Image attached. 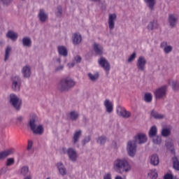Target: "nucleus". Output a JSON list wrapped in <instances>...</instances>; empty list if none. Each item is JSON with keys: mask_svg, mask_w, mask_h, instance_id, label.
I'll list each match as a JSON object with an SVG mask.
<instances>
[{"mask_svg": "<svg viewBox=\"0 0 179 179\" xmlns=\"http://www.w3.org/2000/svg\"><path fill=\"white\" fill-rule=\"evenodd\" d=\"M148 176L150 177L152 179H156L157 178V173L155 172H151L148 173Z\"/></svg>", "mask_w": 179, "mask_h": 179, "instance_id": "nucleus-46", "label": "nucleus"}, {"mask_svg": "<svg viewBox=\"0 0 179 179\" xmlns=\"http://www.w3.org/2000/svg\"><path fill=\"white\" fill-rule=\"evenodd\" d=\"M104 106L106 108V112H108V114H111V113H113L114 110V105L113 104V102H111V101L109 99L105 100Z\"/></svg>", "mask_w": 179, "mask_h": 179, "instance_id": "nucleus-13", "label": "nucleus"}, {"mask_svg": "<svg viewBox=\"0 0 179 179\" xmlns=\"http://www.w3.org/2000/svg\"><path fill=\"white\" fill-rule=\"evenodd\" d=\"M167 149H169L172 155H176V150L174 149V144L171 141H166L165 143Z\"/></svg>", "mask_w": 179, "mask_h": 179, "instance_id": "nucleus-28", "label": "nucleus"}, {"mask_svg": "<svg viewBox=\"0 0 179 179\" xmlns=\"http://www.w3.org/2000/svg\"><path fill=\"white\" fill-rule=\"evenodd\" d=\"M57 51L62 57H68V49L65 46H58Z\"/></svg>", "mask_w": 179, "mask_h": 179, "instance_id": "nucleus-25", "label": "nucleus"}, {"mask_svg": "<svg viewBox=\"0 0 179 179\" xmlns=\"http://www.w3.org/2000/svg\"><path fill=\"white\" fill-rule=\"evenodd\" d=\"M29 173V166H22L21 168L20 174L22 176H27V173Z\"/></svg>", "mask_w": 179, "mask_h": 179, "instance_id": "nucleus-41", "label": "nucleus"}, {"mask_svg": "<svg viewBox=\"0 0 179 179\" xmlns=\"http://www.w3.org/2000/svg\"><path fill=\"white\" fill-rule=\"evenodd\" d=\"M69 119L71 121H78V120H79V112L76 110H71L69 113Z\"/></svg>", "mask_w": 179, "mask_h": 179, "instance_id": "nucleus-24", "label": "nucleus"}, {"mask_svg": "<svg viewBox=\"0 0 179 179\" xmlns=\"http://www.w3.org/2000/svg\"><path fill=\"white\" fill-rule=\"evenodd\" d=\"M150 117H152L155 120H163L164 118H166V115L160 114L155 110H151Z\"/></svg>", "mask_w": 179, "mask_h": 179, "instance_id": "nucleus-19", "label": "nucleus"}, {"mask_svg": "<svg viewBox=\"0 0 179 179\" xmlns=\"http://www.w3.org/2000/svg\"><path fill=\"white\" fill-rule=\"evenodd\" d=\"M169 85H171L173 90H179V81L178 80H171Z\"/></svg>", "mask_w": 179, "mask_h": 179, "instance_id": "nucleus-37", "label": "nucleus"}, {"mask_svg": "<svg viewBox=\"0 0 179 179\" xmlns=\"http://www.w3.org/2000/svg\"><path fill=\"white\" fill-rule=\"evenodd\" d=\"M57 62H58V64H61V58H58L57 59Z\"/></svg>", "mask_w": 179, "mask_h": 179, "instance_id": "nucleus-55", "label": "nucleus"}, {"mask_svg": "<svg viewBox=\"0 0 179 179\" xmlns=\"http://www.w3.org/2000/svg\"><path fill=\"white\" fill-rule=\"evenodd\" d=\"M115 20H117V15L115 13L109 14L108 23L110 30H113L114 29L115 26Z\"/></svg>", "mask_w": 179, "mask_h": 179, "instance_id": "nucleus-10", "label": "nucleus"}, {"mask_svg": "<svg viewBox=\"0 0 179 179\" xmlns=\"http://www.w3.org/2000/svg\"><path fill=\"white\" fill-rule=\"evenodd\" d=\"M7 38H10L13 41L17 40L18 35L13 31H8L6 34Z\"/></svg>", "mask_w": 179, "mask_h": 179, "instance_id": "nucleus-26", "label": "nucleus"}, {"mask_svg": "<svg viewBox=\"0 0 179 179\" xmlns=\"http://www.w3.org/2000/svg\"><path fill=\"white\" fill-rule=\"evenodd\" d=\"M3 5H6L8 6V5H10L12 3V0H1Z\"/></svg>", "mask_w": 179, "mask_h": 179, "instance_id": "nucleus-49", "label": "nucleus"}, {"mask_svg": "<svg viewBox=\"0 0 179 179\" xmlns=\"http://www.w3.org/2000/svg\"><path fill=\"white\" fill-rule=\"evenodd\" d=\"M66 150H67L66 148H63L62 150V153H63L64 155H66Z\"/></svg>", "mask_w": 179, "mask_h": 179, "instance_id": "nucleus-54", "label": "nucleus"}, {"mask_svg": "<svg viewBox=\"0 0 179 179\" xmlns=\"http://www.w3.org/2000/svg\"><path fill=\"white\" fill-rule=\"evenodd\" d=\"M99 65L103 68L106 71V72H108L110 71V63H108V61L104 57H101L99 60Z\"/></svg>", "mask_w": 179, "mask_h": 179, "instance_id": "nucleus-12", "label": "nucleus"}, {"mask_svg": "<svg viewBox=\"0 0 179 179\" xmlns=\"http://www.w3.org/2000/svg\"><path fill=\"white\" fill-rule=\"evenodd\" d=\"M115 179H122V177H121V176H116Z\"/></svg>", "mask_w": 179, "mask_h": 179, "instance_id": "nucleus-57", "label": "nucleus"}, {"mask_svg": "<svg viewBox=\"0 0 179 179\" xmlns=\"http://www.w3.org/2000/svg\"><path fill=\"white\" fill-rule=\"evenodd\" d=\"M136 58V52H133L132 55H130L129 59H127V62L131 63L134 59Z\"/></svg>", "mask_w": 179, "mask_h": 179, "instance_id": "nucleus-44", "label": "nucleus"}, {"mask_svg": "<svg viewBox=\"0 0 179 179\" xmlns=\"http://www.w3.org/2000/svg\"><path fill=\"white\" fill-rule=\"evenodd\" d=\"M167 85H162L155 90L154 92V96L156 100H163V99H166L167 96Z\"/></svg>", "mask_w": 179, "mask_h": 179, "instance_id": "nucleus-6", "label": "nucleus"}, {"mask_svg": "<svg viewBox=\"0 0 179 179\" xmlns=\"http://www.w3.org/2000/svg\"><path fill=\"white\" fill-rule=\"evenodd\" d=\"M8 100L11 107H13L15 111H20L22 101V99L17 96V95L15 94H10Z\"/></svg>", "mask_w": 179, "mask_h": 179, "instance_id": "nucleus-5", "label": "nucleus"}, {"mask_svg": "<svg viewBox=\"0 0 179 179\" xmlns=\"http://www.w3.org/2000/svg\"><path fill=\"white\" fill-rule=\"evenodd\" d=\"M152 99L153 96L152 95V93L147 92L144 94V101H145V103H152Z\"/></svg>", "mask_w": 179, "mask_h": 179, "instance_id": "nucleus-36", "label": "nucleus"}, {"mask_svg": "<svg viewBox=\"0 0 179 179\" xmlns=\"http://www.w3.org/2000/svg\"><path fill=\"white\" fill-rule=\"evenodd\" d=\"M91 140L92 137L90 136L85 137V138L82 141L83 146H85L86 143H89V142H90Z\"/></svg>", "mask_w": 179, "mask_h": 179, "instance_id": "nucleus-43", "label": "nucleus"}, {"mask_svg": "<svg viewBox=\"0 0 179 179\" xmlns=\"http://www.w3.org/2000/svg\"><path fill=\"white\" fill-rule=\"evenodd\" d=\"M162 136L164 138H167L171 135V130L169 128H163L161 132Z\"/></svg>", "mask_w": 179, "mask_h": 179, "instance_id": "nucleus-33", "label": "nucleus"}, {"mask_svg": "<svg viewBox=\"0 0 179 179\" xmlns=\"http://www.w3.org/2000/svg\"><path fill=\"white\" fill-rule=\"evenodd\" d=\"M144 2L146 3L148 8H149L151 12L155 10V7L156 6V0H144Z\"/></svg>", "mask_w": 179, "mask_h": 179, "instance_id": "nucleus-20", "label": "nucleus"}, {"mask_svg": "<svg viewBox=\"0 0 179 179\" xmlns=\"http://www.w3.org/2000/svg\"><path fill=\"white\" fill-rule=\"evenodd\" d=\"M157 27V22L155 20L150 21L147 26L148 30H155Z\"/></svg>", "mask_w": 179, "mask_h": 179, "instance_id": "nucleus-34", "label": "nucleus"}, {"mask_svg": "<svg viewBox=\"0 0 179 179\" xmlns=\"http://www.w3.org/2000/svg\"><path fill=\"white\" fill-rule=\"evenodd\" d=\"M10 155H13V150L12 149L1 152L0 160H3V159H6V157H8V156Z\"/></svg>", "mask_w": 179, "mask_h": 179, "instance_id": "nucleus-23", "label": "nucleus"}, {"mask_svg": "<svg viewBox=\"0 0 179 179\" xmlns=\"http://www.w3.org/2000/svg\"><path fill=\"white\" fill-rule=\"evenodd\" d=\"M74 60L77 64H80L82 62V57L80 55H77L74 57Z\"/></svg>", "mask_w": 179, "mask_h": 179, "instance_id": "nucleus-47", "label": "nucleus"}, {"mask_svg": "<svg viewBox=\"0 0 179 179\" xmlns=\"http://www.w3.org/2000/svg\"><path fill=\"white\" fill-rule=\"evenodd\" d=\"M117 114L120 117H122V118H130L131 115V112L127 110L125 108H122L120 110H117Z\"/></svg>", "mask_w": 179, "mask_h": 179, "instance_id": "nucleus-17", "label": "nucleus"}, {"mask_svg": "<svg viewBox=\"0 0 179 179\" xmlns=\"http://www.w3.org/2000/svg\"><path fill=\"white\" fill-rule=\"evenodd\" d=\"M169 26L171 27H176V24H177V17H176V15L174 14H169Z\"/></svg>", "mask_w": 179, "mask_h": 179, "instance_id": "nucleus-16", "label": "nucleus"}, {"mask_svg": "<svg viewBox=\"0 0 179 179\" xmlns=\"http://www.w3.org/2000/svg\"><path fill=\"white\" fill-rule=\"evenodd\" d=\"M91 1H92V2H100V1L101 0H91Z\"/></svg>", "mask_w": 179, "mask_h": 179, "instance_id": "nucleus-56", "label": "nucleus"}, {"mask_svg": "<svg viewBox=\"0 0 179 179\" xmlns=\"http://www.w3.org/2000/svg\"><path fill=\"white\" fill-rule=\"evenodd\" d=\"M71 66H75V64L72 63Z\"/></svg>", "mask_w": 179, "mask_h": 179, "instance_id": "nucleus-58", "label": "nucleus"}, {"mask_svg": "<svg viewBox=\"0 0 179 179\" xmlns=\"http://www.w3.org/2000/svg\"><path fill=\"white\" fill-rule=\"evenodd\" d=\"M63 70H64V65H60L55 68V72H60V71H63Z\"/></svg>", "mask_w": 179, "mask_h": 179, "instance_id": "nucleus-50", "label": "nucleus"}, {"mask_svg": "<svg viewBox=\"0 0 179 179\" xmlns=\"http://www.w3.org/2000/svg\"><path fill=\"white\" fill-rule=\"evenodd\" d=\"M152 138V142L155 145H160L162 143V137L159 136H155L154 137H151Z\"/></svg>", "mask_w": 179, "mask_h": 179, "instance_id": "nucleus-40", "label": "nucleus"}, {"mask_svg": "<svg viewBox=\"0 0 179 179\" xmlns=\"http://www.w3.org/2000/svg\"><path fill=\"white\" fill-rule=\"evenodd\" d=\"M94 51H95L97 55H101L103 54V47L99 44L94 43Z\"/></svg>", "mask_w": 179, "mask_h": 179, "instance_id": "nucleus-29", "label": "nucleus"}, {"mask_svg": "<svg viewBox=\"0 0 179 179\" xmlns=\"http://www.w3.org/2000/svg\"><path fill=\"white\" fill-rule=\"evenodd\" d=\"M131 165L127 159L117 158L113 162V169L119 174L128 173V171H131Z\"/></svg>", "mask_w": 179, "mask_h": 179, "instance_id": "nucleus-2", "label": "nucleus"}, {"mask_svg": "<svg viewBox=\"0 0 179 179\" xmlns=\"http://www.w3.org/2000/svg\"><path fill=\"white\" fill-rule=\"evenodd\" d=\"M12 52V47L7 46L5 50V55H4V61L6 62L8 59H9V57H10V53Z\"/></svg>", "mask_w": 179, "mask_h": 179, "instance_id": "nucleus-32", "label": "nucleus"}, {"mask_svg": "<svg viewBox=\"0 0 179 179\" xmlns=\"http://www.w3.org/2000/svg\"><path fill=\"white\" fill-rule=\"evenodd\" d=\"M164 179H173V175L170 173H166L164 176Z\"/></svg>", "mask_w": 179, "mask_h": 179, "instance_id": "nucleus-51", "label": "nucleus"}, {"mask_svg": "<svg viewBox=\"0 0 179 179\" xmlns=\"http://www.w3.org/2000/svg\"><path fill=\"white\" fill-rule=\"evenodd\" d=\"M80 136H82V131L78 130L75 131L73 136V144L78 143L79 142V139L80 138Z\"/></svg>", "mask_w": 179, "mask_h": 179, "instance_id": "nucleus-27", "label": "nucleus"}, {"mask_svg": "<svg viewBox=\"0 0 179 179\" xmlns=\"http://www.w3.org/2000/svg\"><path fill=\"white\" fill-rule=\"evenodd\" d=\"M17 121L19 122H22V121H23V116H19L17 118Z\"/></svg>", "mask_w": 179, "mask_h": 179, "instance_id": "nucleus-53", "label": "nucleus"}, {"mask_svg": "<svg viewBox=\"0 0 179 179\" xmlns=\"http://www.w3.org/2000/svg\"><path fill=\"white\" fill-rule=\"evenodd\" d=\"M103 179H111V173H108L103 176Z\"/></svg>", "mask_w": 179, "mask_h": 179, "instance_id": "nucleus-52", "label": "nucleus"}, {"mask_svg": "<svg viewBox=\"0 0 179 179\" xmlns=\"http://www.w3.org/2000/svg\"><path fill=\"white\" fill-rule=\"evenodd\" d=\"M149 138H155L157 135V127L156 126H152L148 133Z\"/></svg>", "mask_w": 179, "mask_h": 179, "instance_id": "nucleus-30", "label": "nucleus"}, {"mask_svg": "<svg viewBox=\"0 0 179 179\" xmlns=\"http://www.w3.org/2000/svg\"><path fill=\"white\" fill-rule=\"evenodd\" d=\"M38 121L37 115H32L29 122V127L35 135H43V134H44V127L43 124L37 126Z\"/></svg>", "mask_w": 179, "mask_h": 179, "instance_id": "nucleus-4", "label": "nucleus"}, {"mask_svg": "<svg viewBox=\"0 0 179 179\" xmlns=\"http://www.w3.org/2000/svg\"><path fill=\"white\" fill-rule=\"evenodd\" d=\"M56 166L61 176H66V168H65V166H64V164L62 162H57Z\"/></svg>", "mask_w": 179, "mask_h": 179, "instance_id": "nucleus-18", "label": "nucleus"}, {"mask_svg": "<svg viewBox=\"0 0 179 179\" xmlns=\"http://www.w3.org/2000/svg\"><path fill=\"white\" fill-rule=\"evenodd\" d=\"M76 85V82L71 77L62 78L58 83L57 89L59 92H69L72 87Z\"/></svg>", "mask_w": 179, "mask_h": 179, "instance_id": "nucleus-3", "label": "nucleus"}, {"mask_svg": "<svg viewBox=\"0 0 179 179\" xmlns=\"http://www.w3.org/2000/svg\"><path fill=\"white\" fill-rule=\"evenodd\" d=\"M82 43V36L80 34H74L73 35V44L78 45Z\"/></svg>", "mask_w": 179, "mask_h": 179, "instance_id": "nucleus-21", "label": "nucleus"}, {"mask_svg": "<svg viewBox=\"0 0 179 179\" xmlns=\"http://www.w3.org/2000/svg\"><path fill=\"white\" fill-rule=\"evenodd\" d=\"M161 48H163L165 54H170L173 51V46L169 45L167 42L164 41L160 45Z\"/></svg>", "mask_w": 179, "mask_h": 179, "instance_id": "nucleus-15", "label": "nucleus"}, {"mask_svg": "<svg viewBox=\"0 0 179 179\" xmlns=\"http://www.w3.org/2000/svg\"><path fill=\"white\" fill-rule=\"evenodd\" d=\"M172 160H173V169H175V170H177L178 171H179L178 159L177 158V157H174L172 158Z\"/></svg>", "mask_w": 179, "mask_h": 179, "instance_id": "nucleus-39", "label": "nucleus"}, {"mask_svg": "<svg viewBox=\"0 0 179 179\" xmlns=\"http://www.w3.org/2000/svg\"><path fill=\"white\" fill-rule=\"evenodd\" d=\"M22 74H23V77L25 79H29V78H30V76H31V69H30V66H24L22 68Z\"/></svg>", "mask_w": 179, "mask_h": 179, "instance_id": "nucleus-14", "label": "nucleus"}, {"mask_svg": "<svg viewBox=\"0 0 179 179\" xmlns=\"http://www.w3.org/2000/svg\"><path fill=\"white\" fill-rule=\"evenodd\" d=\"M148 142V137L145 134H137L134 136V141H128L127 143V153L130 157H135L136 155V143L142 145Z\"/></svg>", "mask_w": 179, "mask_h": 179, "instance_id": "nucleus-1", "label": "nucleus"}, {"mask_svg": "<svg viewBox=\"0 0 179 179\" xmlns=\"http://www.w3.org/2000/svg\"><path fill=\"white\" fill-rule=\"evenodd\" d=\"M22 45L24 47H31V39L27 36L22 38Z\"/></svg>", "mask_w": 179, "mask_h": 179, "instance_id": "nucleus-31", "label": "nucleus"}, {"mask_svg": "<svg viewBox=\"0 0 179 179\" xmlns=\"http://www.w3.org/2000/svg\"><path fill=\"white\" fill-rule=\"evenodd\" d=\"M22 1H24V0H22Z\"/></svg>", "mask_w": 179, "mask_h": 179, "instance_id": "nucleus-59", "label": "nucleus"}, {"mask_svg": "<svg viewBox=\"0 0 179 179\" xmlns=\"http://www.w3.org/2000/svg\"><path fill=\"white\" fill-rule=\"evenodd\" d=\"M57 10L56 16H57V17H61V16H62V6H58Z\"/></svg>", "mask_w": 179, "mask_h": 179, "instance_id": "nucleus-42", "label": "nucleus"}, {"mask_svg": "<svg viewBox=\"0 0 179 179\" xmlns=\"http://www.w3.org/2000/svg\"><path fill=\"white\" fill-rule=\"evenodd\" d=\"M99 76L100 75L99 74V73H96L94 74H92V73H88L89 79H90L92 82H96Z\"/></svg>", "mask_w": 179, "mask_h": 179, "instance_id": "nucleus-35", "label": "nucleus"}, {"mask_svg": "<svg viewBox=\"0 0 179 179\" xmlns=\"http://www.w3.org/2000/svg\"><path fill=\"white\" fill-rule=\"evenodd\" d=\"M146 64H148V61H146V58L145 57L141 56L137 59L136 66L137 69L138 71H141V72L145 71V69L146 68Z\"/></svg>", "mask_w": 179, "mask_h": 179, "instance_id": "nucleus-9", "label": "nucleus"}, {"mask_svg": "<svg viewBox=\"0 0 179 179\" xmlns=\"http://www.w3.org/2000/svg\"><path fill=\"white\" fill-rule=\"evenodd\" d=\"M31 148H33V141L31 140H29L27 150H31Z\"/></svg>", "mask_w": 179, "mask_h": 179, "instance_id": "nucleus-48", "label": "nucleus"}, {"mask_svg": "<svg viewBox=\"0 0 179 179\" xmlns=\"http://www.w3.org/2000/svg\"><path fill=\"white\" fill-rule=\"evenodd\" d=\"M96 142L97 143H100L101 145H106V143L107 142V136H106L105 135L99 136Z\"/></svg>", "mask_w": 179, "mask_h": 179, "instance_id": "nucleus-38", "label": "nucleus"}, {"mask_svg": "<svg viewBox=\"0 0 179 179\" xmlns=\"http://www.w3.org/2000/svg\"><path fill=\"white\" fill-rule=\"evenodd\" d=\"M11 87L14 92H19L20 90V86H22V80L20 77L15 76L11 78Z\"/></svg>", "mask_w": 179, "mask_h": 179, "instance_id": "nucleus-7", "label": "nucleus"}, {"mask_svg": "<svg viewBox=\"0 0 179 179\" xmlns=\"http://www.w3.org/2000/svg\"><path fill=\"white\" fill-rule=\"evenodd\" d=\"M15 164V159L13 158H8L7 159L6 166H12V164Z\"/></svg>", "mask_w": 179, "mask_h": 179, "instance_id": "nucleus-45", "label": "nucleus"}, {"mask_svg": "<svg viewBox=\"0 0 179 179\" xmlns=\"http://www.w3.org/2000/svg\"><path fill=\"white\" fill-rule=\"evenodd\" d=\"M66 154H67V156L69 157V160H71V162H73V163H75V162L78 161V157H79V155H78V152L75 148H69L66 150Z\"/></svg>", "mask_w": 179, "mask_h": 179, "instance_id": "nucleus-8", "label": "nucleus"}, {"mask_svg": "<svg viewBox=\"0 0 179 179\" xmlns=\"http://www.w3.org/2000/svg\"><path fill=\"white\" fill-rule=\"evenodd\" d=\"M38 17L41 23H45V22H47V20H48V14H47V13H45V10H44L43 9H41L39 10Z\"/></svg>", "mask_w": 179, "mask_h": 179, "instance_id": "nucleus-11", "label": "nucleus"}, {"mask_svg": "<svg viewBox=\"0 0 179 179\" xmlns=\"http://www.w3.org/2000/svg\"><path fill=\"white\" fill-rule=\"evenodd\" d=\"M160 160L159 159V156L156 154L151 155L150 157V164L152 166H159Z\"/></svg>", "mask_w": 179, "mask_h": 179, "instance_id": "nucleus-22", "label": "nucleus"}]
</instances>
